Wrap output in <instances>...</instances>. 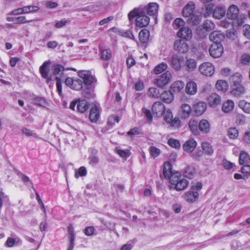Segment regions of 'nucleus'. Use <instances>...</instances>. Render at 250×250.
Returning a JSON list of instances; mask_svg holds the SVG:
<instances>
[{
  "instance_id": "1",
  "label": "nucleus",
  "mask_w": 250,
  "mask_h": 250,
  "mask_svg": "<svg viewBox=\"0 0 250 250\" xmlns=\"http://www.w3.org/2000/svg\"><path fill=\"white\" fill-rule=\"evenodd\" d=\"M50 61H45L40 68L42 76L46 80L47 83L55 80H63L65 77L64 67L59 64H54L49 70Z\"/></svg>"
},
{
  "instance_id": "2",
  "label": "nucleus",
  "mask_w": 250,
  "mask_h": 250,
  "mask_svg": "<svg viewBox=\"0 0 250 250\" xmlns=\"http://www.w3.org/2000/svg\"><path fill=\"white\" fill-rule=\"evenodd\" d=\"M169 183L177 191L184 190L188 185V181L186 179L182 178L178 172H175L171 177Z\"/></svg>"
},
{
  "instance_id": "3",
  "label": "nucleus",
  "mask_w": 250,
  "mask_h": 250,
  "mask_svg": "<svg viewBox=\"0 0 250 250\" xmlns=\"http://www.w3.org/2000/svg\"><path fill=\"white\" fill-rule=\"evenodd\" d=\"M172 75L169 71H167L162 75L158 76L154 80V83L160 88L167 85L172 80Z\"/></svg>"
},
{
  "instance_id": "4",
  "label": "nucleus",
  "mask_w": 250,
  "mask_h": 250,
  "mask_svg": "<svg viewBox=\"0 0 250 250\" xmlns=\"http://www.w3.org/2000/svg\"><path fill=\"white\" fill-rule=\"evenodd\" d=\"M214 67L209 62H205L201 64L199 66V71L201 74L207 77L211 76L214 72Z\"/></svg>"
},
{
  "instance_id": "5",
  "label": "nucleus",
  "mask_w": 250,
  "mask_h": 250,
  "mask_svg": "<svg viewBox=\"0 0 250 250\" xmlns=\"http://www.w3.org/2000/svg\"><path fill=\"white\" fill-rule=\"evenodd\" d=\"M164 120L171 126L174 128L178 127L180 125V122L178 117H175L173 119V115L171 110L169 109L166 110L164 114Z\"/></svg>"
},
{
  "instance_id": "6",
  "label": "nucleus",
  "mask_w": 250,
  "mask_h": 250,
  "mask_svg": "<svg viewBox=\"0 0 250 250\" xmlns=\"http://www.w3.org/2000/svg\"><path fill=\"white\" fill-rule=\"evenodd\" d=\"M149 18L146 15L144 9L140 10L138 15L136 18V25L139 27L146 26L149 23Z\"/></svg>"
},
{
  "instance_id": "7",
  "label": "nucleus",
  "mask_w": 250,
  "mask_h": 250,
  "mask_svg": "<svg viewBox=\"0 0 250 250\" xmlns=\"http://www.w3.org/2000/svg\"><path fill=\"white\" fill-rule=\"evenodd\" d=\"M223 52L224 48L221 43H213L209 48L210 55L214 58L221 57Z\"/></svg>"
},
{
  "instance_id": "8",
  "label": "nucleus",
  "mask_w": 250,
  "mask_h": 250,
  "mask_svg": "<svg viewBox=\"0 0 250 250\" xmlns=\"http://www.w3.org/2000/svg\"><path fill=\"white\" fill-rule=\"evenodd\" d=\"M173 48L179 53H186L188 50V46L185 40L180 39L174 42Z\"/></svg>"
},
{
  "instance_id": "9",
  "label": "nucleus",
  "mask_w": 250,
  "mask_h": 250,
  "mask_svg": "<svg viewBox=\"0 0 250 250\" xmlns=\"http://www.w3.org/2000/svg\"><path fill=\"white\" fill-rule=\"evenodd\" d=\"M166 110L164 104L161 102H155L152 106L153 114L157 117H162Z\"/></svg>"
},
{
  "instance_id": "10",
  "label": "nucleus",
  "mask_w": 250,
  "mask_h": 250,
  "mask_svg": "<svg viewBox=\"0 0 250 250\" xmlns=\"http://www.w3.org/2000/svg\"><path fill=\"white\" fill-rule=\"evenodd\" d=\"M239 9L237 6L234 4L230 5L227 12L228 18L231 20L236 19L239 15Z\"/></svg>"
},
{
  "instance_id": "11",
  "label": "nucleus",
  "mask_w": 250,
  "mask_h": 250,
  "mask_svg": "<svg viewBox=\"0 0 250 250\" xmlns=\"http://www.w3.org/2000/svg\"><path fill=\"white\" fill-rule=\"evenodd\" d=\"M184 62V58L177 55L172 56L170 60L171 66L176 70H179L181 64Z\"/></svg>"
},
{
  "instance_id": "12",
  "label": "nucleus",
  "mask_w": 250,
  "mask_h": 250,
  "mask_svg": "<svg viewBox=\"0 0 250 250\" xmlns=\"http://www.w3.org/2000/svg\"><path fill=\"white\" fill-rule=\"evenodd\" d=\"M185 86V91L188 95H194L197 92V85L193 81H188Z\"/></svg>"
},
{
  "instance_id": "13",
  "label": "nucleus",
  "mask_w": 250,
  "mask_h": 250,
  "mask_svg": "<svg viewBox=\"0 0 250 250\" xmlns=\"http://www.w3.org/2000/svg\"><path fill=\"white\" fill-rule=\"evenodd\" d=\"M225 38L224 35L220 31H215L211 33L209 35V40L213 42V43H220Z\"/></svg>"
},
{
  "instance_id": "14",
  "label": "nucleus",
  "mask_w": 250,
  "mask_h": 250,
  "mask_svg": "<svg viewBox=\"0 0 250 250\" xmlns=\"http://www.w3.org/2000/svg\"><path fill=\"white\" fill-rule=\"evenodd\" d=\"M226 13L225 6L223 5H218L214 8L213 11L212 17L218 20L223 18Z\"/></svg>"
},
{
  "instance_id": "15",
  "label": "nucleus",
  "mask_w": 250,
  "mask_h": 250,
  "mask_svg": "<svg viewBox=\"0 0 250 250\" xmlns=\"http://www.w3.org/2000/svg\"><path fill=\"white\" fill-rule=\"evenodd\" d=\"M208 102L210 107L215 108L220 104L221 98L217 94L212 93L208 97Z\"/></svg>"
},
{
  "instance_id": "16",
  "label": "nucleus",
  "mask_w": 250,
  "mask_h": 250,
  "mask_svg": "<svg viewBox=\"0 0 250 250\" xmlns=\"http://www.w3.org/2000/svg\"><path fill=\"white\" fill-rule=\"evenodd\" d=\"M199 193L197 191H194L192 190L187 191L184 194L185 200L190 203L195 202L198 199Z\"/></svg>"
},
{
  "instance_id": "17",
  "label": "nucleus",
  "mask_w": 250,
  "mask_h": 250,
  "mask_svg": "<svg viewBox=\"0 0 250 250\" xmlns=\"http://www.w3.org/2000/svg\"><path fill=\"white\" fill-rule=\"evenodd\" d=\"M193 108L196 115L200 116L205 111L207 104L204 102H198L193 104Z\"/></svg>"
},
{
  "instance_id": "18",
  "label": "nucleus",
  "mask_w": 250,
  "mask_h": 250,
  "mask_svg": "<svg viewBox=\"0 0 250 250\" xmlns=\"http://www.w3.org/2000/svg\"><path fill=\"white\" fill-rule=\"evenodd\" d=\"M177 34L179 37L182 38L184 40H188L192 37L191 30L188 27L181 28Z\"/></svg>"
},
{
  "instance_id": "19",
  "label": "nucleus",
  "mask_w": 250,
  "mask_h": 250,
  "mask_svg": "<svg viewBox=\"0 0 250 250\" xmlns=\"http://www.w3.org/2000/svg\"><path fill=\"white\" fill-rule=\"evenodd\" d=\"M184 82L180 80L174 81L170 86V91L175 93L181 92L185 86Z\"/></svg>"
},
{
  "instance_id": "20",
  "label": "nucleus",
  "mask_w": 250,
  "mask_h": 250,
  "mask_svg": "<svg viewBox=\"0 0 250 250\" xmlns=\"http://www.w3.org/2000/svg\"><path fill=\"white\" fill-rule=\"evenodd\" d=\"M195 9V4L193 2L190 1L183 8L182 14L184 17H189L192 15L193 10Z\"/></svg>"
},
{
  "instance_id": "21",
  "label": "nucleus",
  "mask_w": 250,
  "mask_h": 250,
  "mask_svg": "<svg viewBox=\"0 0 250 250\" xmlns=\"http://www.w3.org/2000/svg\"><path fill=\"white\" fill-rule=\"evenodd\" d=\"M197 145L196 142L193 139H189L183 145L184 150L187 152H192Z\"/></svg>"
},
{
  "instance_id": "22",
  "label": "nucleus",
  "mask_w": 250,
  "mask_h": 250,
  "mask_svg": "<svg viewBox=\"0 0 250 250\" xmlns=\"http://www.w3.org/2000/svg\"><path fill=\"white\" fill-rule=\"evenodd\" d=\"M175 173L172 171V166L170 163L165 162L164 164L163 174L165 178L169 179V182H170L171 177Z\"/></svg>"
},
{
  "instance_id": "23",
  "label": "nucleus",
  "mask_w": 250,
  "mask_h": 250,
  "mask_svg": "<svg viewBox=\"0 0 250 250\" xmlns=\"http://www.w3.org/2000/svg\"><path fill=\"white\" fill-rule=\"evenodd\" d=\"M100 117V108L97 106L93 107L91 109L89 113V118L90 120L95 123L97 121Z\"/></svg>"
},
{
  "instance_id": "24",
  "label": "nucleus",
  "mask_w": 250,
  "mask_h": 250,
  "mask_svg": "<svg viewBox=\"0 0 250 250\" xmlns=\"http://www.w3.org/2000/svg\"><path fill=\"white\" fill-rule=\"evenodd\" d=\"M163 101L167 104L171 103L174 100V96L171 91H165L160 95Z\"/></svg>"
},
{
  "instance_id": "25",
  "label": "nucleus",
  "mask_w": 250,
  "mask_h": 250,
  "mask_svg": "<svg viewBox=\"0 0 250 250\" xmlns=\"http://www.w3.org/2000/svg\"><path fill=\"white\" fill-rule=\"evenodd\" d=\"M242 80V76L239 73H236L231 76L229 78L230 83L233 86L240 84Z\"/></svg>"
},
{
  "instance_id": "26",
  "label": "nucleus",
  "mask_w": 250,
  "mask_h": 250,
  "mask_svg": "<svg viewBox=\"0 0 250 250\" xmlns=\"http://www.w3.org/2000/svg\"><path fill=\"white\" fill-rule=\"evenodd\" d=\"M158 5L155 2L149 3L146 9H144L146 11L147 14L151 16L155 15L158 12Z\"/></svg>"
},
{
  "instance_id": "27",
  "label": "nucleus",
  "mask_w": 250,
  "mask_h": 250,
  "mask_svg": "<svg viewBox=\"0 0 250 250\" xmlns=\"http://www.w3.org/2000/svg\"><path fill=\"white\" fill-rule=\"evenodd\" d=\"M191 111L190 106L187 104H183L181 106V114L183 118H188Z\"/></svg>"
},
{
  "instance_id": "28",
  "label": "nucleus",
  "mask_w": 250,
  "mask_h": 250,
  "mask_svg": "<svg viewBox=\"0 0 250 250\" xmlns=\"http://www.w3.org/2000/svg\"><path fill=\"white\" fill-rule=\"evenodd\" d=\"M239 163L241 165L249 164L250 163V157L247 152L244 151L240 152Z\"/></svg>"
},
{
  "instance_id": "29",
  "label": "nucleus",
  "mask_w": 250,
  "mask_h": 250,
  "mask_svg": "<svg viewBox=\"0 0 250 250\" xmlns=\"http://www.w3.org/2000/svg\"><path fill=\"white\" fill-rule=\"evenodd\" d=\"M183 173L186 177L192 179L195 176L196 171L194 167L188 166L185 168Z\"/></svg>"
},
{
  "instance_id": "30",
  "label": "nucleus",
  "mask_w": 250,
  "mask_h": 250,
  "mask_svg": "<svg viewBox=\"0 0 250 250\" xmlns=\"http://www.w3.org/2000/svg\"><path fill=\"white\" fill-rule=\"evenodd\" d=\"M233 87H234L231 91V93L235 97H239L244 94L246 92L245 88L241 84Z\"/></svg>"
},
{
  "instance_id": "31",
  "label": "nucleus",
  "mask_w": 250,
  "mask_h": 250,
  "mask_svg": "<svg viewBox=\"0 0 250 250\" xmlns=\"http://www.w3.org/2000/svg\"><path fill=\"white\" fill-rule=\"evenodd\" d=\"M199 128L204 133H208L210 130V125L207 120L203 119L199 123Z\"/></svg>"
},
{
  "instance_id": "32",
  "label": "nucleus",
  "mask_w": 250,
  "mask_h": 250,
  "mask_svg": "<svg viewBox=\"0 0 250 250\" xmlns=\"http://www.w3.org/2000/svg\"><path fill=\"white\" fill-rule=\"evenodd\" d=\"M188 126L194 134L198 135L199 134V123L197 121L190 120L188 123Z\"/></svg>"
},
{
  "instance_id": "33",
  "label": "nucleus",
  "mask_w": 250,
  "mask_h": 250,
  "mask_svg": "<svg viewBox=\"0 0 250 250\" xmlns=\"http://www.w3.org/2000/svg\"><path fill=\"white\" fill-rule=\"evenodd\" d=\"M88 107V104L86 101L80 100L77 102V109L79 112H84Z\"/></svg>"
},
{
  "instance_id": "34",
  "label": "nucleus",
  "mask_w": 250,
  "mask_h": 250,
  "mask_svg": "<svg viewBox=\"0 0 250 250\" xmlns=\"http://www.w3.org/2000/svg\"><path fill=\"white\" fill-rule=\"evenodd\" d=\"M215 86L218 90L223 92L226 91L229 87L227 83L225 81L222 80L216 82Z\"/></svg>"
},
{
  "instance_id": "35",
  "label": "nucleus",
  "mask_w": 250,
  "mask_h": 250,
  "mask_svg": "<svg viewBox=\"0 0 250 250\" xmlns=\"http://www.w3.org/2000/svg\"><path fill=\"white\" fill-rule=\"evenodd\" d=\"M234 103L231 100H228L224 103L222 105V110L223 112L228 113L231 111L234 108Z\"/></svg>"
},
{
  "instance_id": "36",
  "label": "nucleus",
  "mask_w": 250,
  "mask_h": 250,
  "mask_svg": "<svg viewBox=\"0 0 250 250\" xmlns=\"http://www.w3.org/2000/svg\"><path fill=\"white\" fill-rule=\"evenodd\" d=\"M196 62L194 59H188L186 61L187 70L189 72L193 71L196 67Z\"/></svg>"
},
{
  "instance_id": "37",
  "label": "nucleus",
  "mask_w": 250,
  "mask_h": 250,
  "mask_svg": "<svg viewBox=\"0 0 250 250\" xmlns=\"http://www.w3.org/2000/svg\"><path fill=\"white\" fill-rule=\"evenodd\" d=\"M148 37L149 32L146 29H143L139 33V40L142 43L146 42L148 40Z\"/></svg>"
},
{
  "instance_id": "38",
  "label": "nucleus",
  "mask_w": 250,
  "mask_h": 250,
  "mask_svg": "<svg viewBox=\"0 0 250 250\" xmlns=\"http://www.w3.org/2000/svg\"><path fill=\"white\" fill-rule=\"evenodd\" d=\"M167 68V65L164 62H162L156 65L154 69V72L156 74H161Z\"/></svg>"
},
{
  "instance_id": "39",
  "label": "nucleus",
  "mask_w": 250,
  "mask_h": 250,
  "mask_svg": "<svg viewBox=\"0 0 250 250\" xmlns=\"http://www.w3.org/2000/svg\"><path fill=\"white\" fill-rule=\"evenodd\" d=\"M31 11L30 6H25L22 8H18L12 11L13 15H19L27 14Z\"/></svg>"
},
{
  "instance_id": "40",
  "label": "nucleus",
  "mask_w": 250,
  "mask_h": 250,
  "mask_svg": "<svg viewBox=\"0 0 250 250\" xmlns=\"http://www.w3.org/2000/svg\"><path fill=\"white\" fill-rule=\"evenodd\" d=\"M239 106L240 108L248 114H250V103L244 100H241L239 103Z\"/></svg>"
},
{
  "instance_id": "41",
  "label": "nucleus",
  "mask_w": 250,
  "mask_h": 250,
  "mask_svg": "<svg viewBox=\"0 0 250 250\" xmlns=\"http://www.w3.org/2000/svg\"><path fill=\"white\" fill-rule=\"evenodd\" d=\"M20 242V239L18 237H11L8 238L6 242V246L8 247H12L15 245L18 244Z\"/></svg>"
},
{
  "instance_id": "42",
  "label": "nucleus",
  "mask_w": 250,
  "mask_h": 250,
  "mask_svg": "<svg viewBox=\"0 0 250 250\" xmlns=\"http://www.w3.org/2000/svg\"><path fill=\"white\" fill-rule=\"evenodd\" d=\"M35 198H36V199L37 200V201L39 203V205L40 206L41 209H42V210L43 211V212L44 213V218L46 220V217H47V213H46V209L45 208V206H44L43 203L42 202V200L38 192L35 193Z\"/></svg>"
},
{
  "instance_id": "43",
  "label": "nucleus",
  "mask_w": 250,
  "mask_h": 250,
  "mask_svg": "<svg viewBox=\"0 0 250 250\" xmlns=\"http://www.w3.org/2000/svg\"><path fill=\"white\" fill-rule=\"evenodd\" d=\"M202 148L205 152L207 155H211L213 152V149L211 145L207 142H203L202 144Z\"/></svg>"
},
{
  "instance_id": "44",
  "label": "nucleus",
  "mask_w": 250,
  "mask_h": 250,
  "mask_svg": "<svg viewBox=\"0 0 250 250\" xmlns=\"http://www.w3.org/2000/svg\"><path fill=\"white\" fill-rule=\"evenodd\" d=\"M228 135L230 139H235L238 137L239 132L235 127L229 128L228 131Z\"/></svg>"
},
{
  "instance_id": "45",
  "label": "nucleus",
  "mask_w": 250,
  "mask_h": 250,
  "mask_svg": "<svg viewBox=\"0 0 250 250\" xmlns=\"http://www.w3.org/2000/svg\"><path fill=\"white\" fill-rule=\"evenodd\" d=\"M202 16L200 14H193L189 19V22L194 25H197L200 22Z\"/></svg>"
},
{
  "instance_id": "46",
  "label": "nucleus",
  "mask_w": 250,
  "mask_h": 250,
  "mask_svg": "<svg viewBox=\"0 0 250 250\" xmlns=\"http://www.w3.org/2000/svg\"><path fill=\"white\" fill-rule=\"evenodd\" d=\"M83 87V82L81 80L79 79H74L72 89L75 90H79L82 89Z\"/></svg>"
},
{
  "instance_id": "47",
  "label": "nucleus",
  "mask_w": 250,
  "mask_h": 250,
  "mask_svg": "<svg viewBox=\"0 0 250 250\" xmlns=\"http://www.w3.org/2000/svg\"><path fill=\"white\" fill-rule=\"evenodd\" d=\"M32 103L39 106H45L46 104L45 100L40 97H36L32 99Z\"/></svg>"
},
{
  "instance_id": "48",
  "label": "nucleus",
  "mask_w": 250,
  "mask_h": 250,
  "mask_svg": "<svg viewBox=\"0 0 250 250\" xmlns=\"http://www.w3.org/2000/svg\"><path fill=\"white\" fill-rule=\"evenodd\" d=\"M112 56L111 51L108 49H105L101 52V58L105 60H109Z\"/></svg>"
},
{
  "instance_id": "49",
  "label": "nucleus",
  "mask_w": 250,
  "mask_h": 250,
  "mask_svg": "<svg viewBox=\"0 0 250 250\" xmlns=\"http://www.w3.org/2000/svg\"><path fill=\"white\" fill-rule=\"evenodd\" d=\"M148 94L149 96L153 98H158L160 96L159 90L155 87L149 88L148 91Z\"/></svg>"
},
{
  "instance_id": "50",
  "label": "nucleus",
  "mask_w": 250,
  "mask_h": 250,
  "mask_svg": "<svg viewBox=\"0 0 250 250\" xmlns=\"http://www.w3.org/2000/svg\"><path fill=\"white\" fill-rule=\"evenodd\" d=\"M149 151L150 155L154 158L158 157L161 152V151L159 148H157V147L153 146L150 147Z\"/></svg>"
},
{
  "instance_id": "51",
  "label": "nucleus",
  "mask_w": 250,
  "mask_h": 250,
  "mask_svg": "<svg viewBox=\"0 0 250 250\" xmlns=\"http://www.w3.org/2000/svg\"><path fill=\"white\" fill-rule=\"evenodd\" d=\"M87 174V171L85 167H81L79 169L75 172V177L76 178H79L80 176H85Z\"/></svg>"
},
{
  "instance_id": "52",
  "label": "nucleus",
  "mask_w": 250,
  "mask_h": 250,
  "mask_svg": "<svg viewBox=\"0 0 250 250\" xmlns=\"http://www.w3.org/2000/svg\"><path fill=\"white\" fill-rule=\"evenodd\" d=\"M204 28L207 31H209L215 28V24L211 21L207 20L204 23Z\"/></svg>"
},
{
  "instance_id": "53",
  "label": "nucleus",
  "mask_w": 250,
  "mask_h": 250,
  "mask_svg": "<svg viewBox=\"0 0 250 250\" xmlns=\"http://www.w3.org/2000/svg\"><path fill=\"white\" fill-rule=\"evenodd\" d=\"M184 25L185 21L181 18H177L174 21L173 27L176 29L184 27Z\"/></svg>"
},
{
  "instance_id": "54",
  "label": "nucleus",
  "mask_w": 250,
  "mask_h": 250,
  "mask_svg": "<svg viewBox=\"0 0 250 250\" xmlns=\"http://www.w3.org/2000/svg\"><path fill=\"white\" fill-rule=\"evenodd\" d=\"M116 149L117 154L121 157L127 158L130 155V151L128 150H122L119 148Z\"/></svg>"
},
{
  "instance_id": "55",
  "label": "nucleus",
  "mask_w": 250,
  "mask_h": 250,
  "mask_svg": "<svg viewBox=\"0 0 250 250\" xmlns=\"http://www.w3.org/2000/svg\"><path fill=\"white\" fill-rule=\"evenodd\" d=\"M241 171L246 176L248 177L250 175V165L249 164L243 165Z\"/></svg>"
},
{
  "instance_id": "56",
  "label": "nucleus",
  "mask_w": 250,
  "mask_h": 250,
  "mask_svg": "<svg viewBox=\"0 0 250 250\" xmlns=\"http://www.w3.org/2000/svg\"><path fill=\"white\" fill-rule=\"evenodd\" d=\"M241 62L244 64H248L250 63V54L245 53L241 56Z\"/></svg>"
},
{
  "instance_id": "57",
  "label": "nucleus",
  "mask_w": 250,
  "mask_h": 250,
  "mask_svg": "<svg viewBox=\"0 0 250 250\" xmlns=\"http://www.w3.org/2000/svg\"><path fill=\"white\" fill-rule=\"evenodd\" d=\"M142 9H134L132 11H130L128 14V19L129 21L133 20L135 17L137 18L139 12Z\"/></svg>"
},
{
  "instance_id": "58",
  "label": "nucleus",
  "mask_w": 250,
  "mask_h": 250,
  "mask_svg": "<svg viewBox=\"0 0 250 250\" xmlns=\"http://www.w3.org/2000/svg\"><path fill=\"white\" fill-rule=\"evenodd\" d=\"M168 144L171 147L179 148L180 146L179 142L174 139L170 138L168 141Z\"/></svg>"
},
{
  "instance_id": "59",
  "label": "nucleus",
  "mask_w": 250,
  "mask_h": 250,
  "mask_svg": "<svg viewBox=\"0 0 250 250\" xmlns=\"http://www.w3.org/2000/svg\"><path fill=\"white\" fill-rule=\"evenodd\" d=\"M142 112L146 118L147 121L148 122L151 123L152 121V116L150 111L146 108H143Z\"/></svg>"
},
{
  "instance_id": "60",
  "label": "nucleus",
  "mask_w": 250,
  "mask_h": 250,
  "mask_svg": "<svg viewBox=\"0 0 250 250\" xmlns=\"http://www.w3.org/2000/svg\"><path fill=\"white\" fill-rule=\"evenodd\" d=\"M246 19V17L244 15H239L238 16V17L236 18V24L238 26H241L245 21V20Z\"/></svg>"
},
{
  "instance_id": "61",
  "label": "nucleus",
  "mask_w": 250,
  "mask_h": 250,
  "mask_svg": "<svg viewBox=\"0 0 250 250\" xmlns=\"http://www.w3.org/2000/svg\"><path fill=\"white\" fill-rule=\"evenodd\" d=\"M214 4L212 3L208 4L206 6V14L207 15H209L211 14L213 15V7Z\"/></svg>"
},
{
  "instance_id": "62",
  "label": "nucleus",
  "mask_w": 250,
  "mask_h": 250,
  "mask_svg": "<svg viewBox=\"0 0 250 250\" xmlns=\"http://www.w3.org/2000/svg\"><path fill=\"white\" fill-rule=\"evenodd\" d=\"M243 34L249 39H250V25H245L243 27Z\"/></svg>"
},
{
  "instance_id": "63",
  "label": "nucleus",
  "mask_w": 250,
  "mask_h": 250,
  "mask_svg": "<svg viewBox=\"0 0 250 250\" xmlns=\"http://www.w3.org/2000/svg\"><path fill=\"white\" fill-rule=\"evenodd\" d=\"M20 61V59L18 57H11L10 58L9 64L13 67L16 66V64Z\"/></svg>"
},
{
  "instance_id": "64",
  "label": "nucleus",
  "mask_w": 250,
  "mask_h": 250,
  "mask_svg": "<svg viewBox=\"0 0 250 250\" xmlns=\"http://www.w3.org/2000/svg\"><path fill=\"white\" fill-rule=\"evenodd\" d=\"M126 63L128 68H130L135 64V61L132 57H128L126 61Z\"/></svg>"
}]
</instances>
